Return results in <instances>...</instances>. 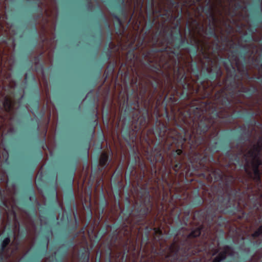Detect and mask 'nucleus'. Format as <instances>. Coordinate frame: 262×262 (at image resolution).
Masks as SVG:
<instances>
[{"mask_svg":"<svg viewBox=\"0 0 262 262\" xmlns=\"http://www.w3.org/2000/svg\"><path fill=\"white\" fill-rule=\"evenodd\" d=\"M261 149V145L257 143L250 148L244 155L246 160L245 169L246 172L255 181L260 179L258 166L261 164L259 154Z\"/></svg>","mask_w":262,"mask_h":262,"instance_id":"obj_1","label":"nucleus"},{"mask_svg":"<svg viewBox=\"0 0 262 262\" xmlns=\"http://www.w3.org/2000/svg\"><path fill=\"white\" fill-rule=\"evenodd\" d=\"M261 234H262V226L259 227V228L252 234V236L257 237Z\"/></svg>","mask_w":262,"mask_h":262,"instance_id":"obj_6","label":"nucleus"},{"mask_svg":"<svg viewBox=\"0 0 262 262\" xmlns=\"http://www.w3.org/2000/svg\"><path fill=\"white\" fill-rule=\"evenodd\" d=\"M10 240L9 238H6L3 242L2 244V249H5L9 244Z\"/></svg>","mask_w":262,"mask_h":262,"instance_id":"obj_7","label":"nucleus"},{"mask_svg":"<svg viewBox=\"0 0 262 262\" xmlns=\"http://www.w3.org/2000/svg\"><path fill=\"white\" fill-rule=\"evenodd\" d=\"M4 105L5 109L7 111H9L10 109L11 106V102L8 98H6L4 102Z\"/></svg>","mask_w":262,"mask_h":262,"instance_id":"obj_4","label":"nucleus"},{"mask_svg":"<svg viewBox=\"0 0 262 262\" xmlns=\"http://www.w3.org/2000/svg\"><path fill=\"white\" fill-rule=\"evenodd\" d=\"M230 249L229 248H226L223 252H221L217 256H216L212 261V262H220L222 260L224 259L226 255V254H229V252Z\"/></svg>","mask_w":262,"mask_h":262,"instance_id":"obj_2","label":"nucleus"},{"mask_svg":"<svg viewBox=\"0 0 262 262\" xmlns=\"http://www.w3.org/2000/svg\"><path fill=\"white\" fill-rule=\"evenodd\" d=\"M201 234V230L200 229L197 228L194 231H192L191 233L189 234V237H197L199 236Z\"/></svg>","mask_w":262,"mask_h":262,"instance_id":"obj_5","label":"nucleus"},{"mask_svg":"<svg viewBox=\"0 0 262 262\" xmlns=\"http://www.w3.org/2000/svg\"><path fill=\"white\" fill-rule=\"evenodd\" d=\"M108 161V155L106 153L102 152L100 157L99 159V165L103 166L105 165Z\"/></svg>","mask_w":262,"mask_h":262,"instance_id":"obj_3","label":"nucleus"}]
</instances>
